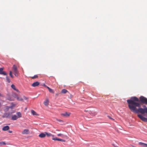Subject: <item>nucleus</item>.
Masks as SVG:
<instances>
[{"instance_id": "obj_15", "label": "nucleus", "mask_w": 147, "mask_h": 147, "mask_svg": "<svg viewBox=\"0 0 147 147\" xmlns=\"http://www.w3.org/2000/svg\"><path fill=\"white\" fill-rule=\"evenodd\" d=\"M40 138H44L46 136L45 132V133H40L38 136Z\"/></svg>"}, {"instance_id": "obj_20", "label": "nucleus", "mask_w": 147, "mask_h": 147, "mask_svg": "<svg viewBox=\"0 0 147 147\" xmlns=\"http://www.w3.org/2000/svg\"><path fill=\"white\" fill-rule=\"evenodd\" d=\"M68 92V91L65 89H63L61 91V92L63 94H65Z\"/></svg>"}, {"instance_id": "obj_18", "label": "nucleus", "mask_w": 147, "mask_h": 147, "mask_svg": "<svg viewBox=\"0 0 147 147\" xmlns=\"http://www.w3.org/2000/svg\"><path fill=\"white\" fill-rule=\"evenodd\" d=\"M16 114L17 115V116L18 118H21L22 117V115L21 113L20 112H18L16 113Z\"/></svg>"}, {"instance_id": "obj_11", "label": "nucleus", "mask_w": 147, "mask_h": 147, "mask_svg": "<svg viewBox=\"0 0 147 147\" xmlns=\"http://www.w3.org/2000/svg\"><path fill=\"white\" fill-rule=\"evenodd\" d=\"M9 129V127L8 126H6L3 127L2 129L3 131H6L8 130Z\"/></svg>"}, {"instance_id": "obj_5", "label": "nucleus", "mask_w": 147, "mask_h": 147, "mask_svg": "<svg viewBox=\"0 0 147 147\" xmlns=\"http://www.w3.org/2000/svg\"><path fill=\"white\" fill-rule=\"evenodd\" d=\"M71 114L70 113L65 112L64 113H61V115L64 117H67L69 116Z\"/></svg>"}, {"instance_id": "obj_22", "label": "nucleus", "mask_w": 147, "mask_h": 147, "mask_svg": "<svg viewBox=\"0 0 147 147\" xmlns=\"http://www.w3.org/2000/svg\"><path fill=\"white\" fill-rule=\"evenodd\" d=\"M12 96L13 97L16 98L18 96V95L16 93H13L12 94Z\"/></svg>"}, {"instance_id": "obj_10", "label": "nucleus", "mask_w": 147, "mask_h": 147, "mask_svg": "<svg viewBox=\"0 0 147 147\" xmlns=\"http://www.w3.org/2000/svg\"><path fill=\"white\" fill-rule=\"evenodd\" d=\"M2 117L3 118H9L10 117V113H5Z\"/></svg>"}, {"instance_id": "obj_2", "label": "nucleus", "mask_w": 147, "mask_h": 147, "mask_svg": "<svg viewBox=\"0 0 147 147\" xmlns=\"http://www.w3.org/2000/svg\"><path fill=\"white\" fill-rule=\"evenodd\" d=\"M12 70L14 73V75L16 77L18 76L19 71L18 70L17 66L15 65H13Z\"/></svg>"}, {"instance_id": "obj_33", "label": "nucleus", "mask_w": 147, "mask_h": 147, "mask_svg": "<svg viewBox=\"0 0 147 147\" xmlns=\"http://www.w3.org/2000/svg\"><path fill=\"white\" fill-rule=\"evenodd\" d=\"M8 132L9 133H12V131L9 130Z\"/></svg>"}, {"instance_id": "obj_35", "label": "nucleus", "mask_w": 147, "mask_h": 147, "mask_svg": "<svg viewBox=\"0 0 147 147\" xmlns=\"http://www.w3.org/2000/svg\"><path fill=\"white\" fill-rule=\"evenodd\" d=\"M96 114V112H94V114L93 115H95Z\"/></svg>"}, {"instance_id": "obj_21", "label": "nucleus", "mask_w": 147, "mask_h": 147, "mask_svg": "<svg viewBox=\"0 0 147 147\" xmlns=\"http://www.w3.org/2000/svg\"><path fill=\"white\" fill-rule=\"evenodd\" d=\"M46 136L47 135L48 137H50V136H53V135H52L50 133H48L47 132H45Z\"/></svg>"}, {"instance_id": "obj_28", "label": "nucleus", "mask_w": 147, "mask_h": 147, "mask_svg": "<svg viewBox=\"0 0 147 147\" xmlns=\"http://www.w3.org/2000/svg\"><path fill=\"white\" fill-rule=\"evenodd\" d=\"M7 99H8V100H13V98H11L9 97H7Z\"/></svg>"}, {"instance_id": "obj_17", "label": "nucleus", "mask_w": 147, "mask_h": 147, "mask_svg": "<svg viewBox=\"0 0 147 147\" xmlns=\"http://www.w3.org/2000/svg\"><path fill=\"white\" fill-rule=\"evenodd\" d=\"M45 86L47 88V89H48L49 92H50L52 93H54V91L53 89L50 88L49 87H48V86H47L45 85Z\"/></svg>"}, {"instance_id": "obj_8", "label": "nucleus", "mask_w": 147, "mask_h": 147, "mask_svg": "<svg viewBox=\"0 0 147 147\" xmlns=\"http://www.w3.org/2000/svg\"><path fill=\"white\" fill-rule=\"evenodd\" d=\"M40 83L38 82H34L32 85V86L33 87H36L39 85Z\"/></svg>"}, {"instance_id": "obj_32", "label": "nucleus", "mask_w": 147, "mask_h": 147, "mask_svg": "<svg viewBox=\"0 0 147 147\" xmlns=\"http://www.w3.org/2000/svg\"><path fill=\"white\" fill-rule=\"evenodd\" d=\"M0 96L3 97V94L0 93Z\"/></svg>"}, {"instance_id": "obj_37", "label": "nucleus", "mask_w": 147, "mask_h": 147, "mask_svg": "<svg viewBox=\"0 0 147 147\" xmlns=\"http://www.w3.org/2000/svg\"><path fill=\"white\" fill-rule=\"evenodd\" d=\"M115 147H118L117 146H115Z\"/></svg>"}, {"instance_id": "obj_38", "label": "nucleus", "mask_w": 147, "mask_h": 147, "mask_svg": "<svg viewBox=\"0 0 147 147\" xmlns=\"http://www.w3.org/2000/svg\"><path fill=\"white\" fill-rule=\"evenodd\" d=\"M133 147H135V146H133Z\"/></svg>"}, {"instance_id": "obj_1", "label": "nucleus", "mask_w": 147, "mask_h": 147, "mask_svg": "<svg viewBox=\"0 0 147 147\" xmlns=\"http://www.w3.org/2000/svg\"><path fill=\"white\" fill-rule=\"evenodd\" d=\"M140 102L141 103L147 104V98L141 96L140 97L139 99L137 97H132L130 99L127 100L128 104V107L131 111L133 112L138 113H139L144 114H147V107L145 106H143L144 108H139L137 109L136 107H140V105L138 102Z\"/></svg>"}, {"instance_id": "obj_30", "label": "nucleus", "mask_w": 147, "mask_h": 147, "mask_svg": "<svg viewBox=\"0 0 147 147\" xmlns=\"http://www.w3.org/2000/svg\"><path fill=\"white\" fill-rule=\"evenodd\" d=\"M63 135V134H59L57 135L58 136H62Z\"/></svg>"}, {"instance_id": "obj_34", "label": "nucleus", "mask_w": 147, "mask_h": 147, "mask_svg": "<svg viewBox=\"0 0 147 147\" xmlns=\"http://www.w3.org/2000/svg\"><path fill=\"white\" fill-rule=\"evenodd\" d=\"M58 120V121H60V122L61 121V120Z\"/></svg>"}, {"instance_id": "obj_24", "label": "nucleus", "mask_w": 147, "mask_h": 147, "mask_svg": "<svg viewBox=\"0 0 147 147\" xmlns=\"http://www.w3.org/2000/svg\"><path fill=\"white\" fill-rule=\"evenodd\" d=\"M6 80H7V81L8 83H10V80L9 77L7 76H6Z\"/></svg>"}, {"instance_id": "obj_36", "label": "nucleus", "mask_w": 147, "mask_h": 147, "mask_svg": "<svg viewBox=\"0 0 147 147\" xmlns=\"http://www.w3.org/2000/svg\"><path fill=\"white\" fill-rule=\"evenodd\" d=\"M1 102H0V107H1Z\"/></svg>"}, {"instance_id": "obj_12", "label": "nucleus", "mask_w": 147, "mask_h": 147, "mask_svg": "<svg viewBox=\"0 0 147 147\" xmlns=\"http://www.w3.org/2000/svg\"><path fill=\"white\" fill-rule=\"evenodd\" d=\"M11 87L14 90L16 91L17 92H20L19 91V90L18 89L16 88L14 84H12L11 85Z\"/></svg>"}, {"instance_id": "obj_16", "label": "nucleus", "mask_w": 147, "mask_h": 147, "mask_svg": "<svg viewBox=\"0 0 147 147\" xmlns=\"http://www.w3.org/2000/svg\"><path fill=\"white\" fill-rule=\"evenodd\" d=\"M31 113L33 115L38 116L39 115L35 111L33 110H31Z\"/></svg>"}, {"instance_id": "obj_14", "label": "nucleus", "mask_w": 147, "mask_h": 147, "mask_svg": "<svg viewBox=\"0 0 147 147\" xmlns=\"http://www.w3.org/2000/svg\"><path fill=\"white\" fill-rule=\"evenodd\" d=\"M139 144L140 145L143 147H147V144L142 143V142H140L139 143Z\"/></svg>"}, {"instance_id": "obj_39", "label": "nucleus", "mask_w": 147, "mask_h": 147, "mask_svg": "<svg viewBox=\"0 0 147 147\" xmlns=\"http://www.w3.org/2000/svg\"><path fill=\"white\" fill-rule=\"evenodd\" d=\"M25 109H26H26H27V108H26Z\"/></svg>"}, {"instance_id": "obj_26", "label": "nucleus", "mask_w": 147, "mask_h": 147, "mask_svg": "<svg viewBox=\"0 0 147 147\" xmlns=\"http://www.w3.org/2000/svg\"><path fill=\"white\" fill-rule=\"evenodd\" d=\"M9 76H10L11 78H13V76L12 75V72L11 71H9Z\"/></svg>"}, {"instance_id": "obj_6", "label": "nucleus", "mask_w": 147, "mask_h": 147, "mask_svg": "<svg viewBox=\"0 0 147 147\" xmlns=\"http://www.w3.org/2000/svg\"><path fill=\"white\" fill-rule=\"evenodd\" d=\"M29 133L30 132L28 129H25L22 131V133L23 134H27Z\"/></svg>"}, {"instance_id": "obj_31", "label": "nucleus", "mask_w": 147, "mask_h": 147, "mask_svg": "<svg viewBox=\"0 0 147 147\" xmlns=\"http://www.w3.org/2000/svg\"><path fill=\"white\" fill-rule=\"evenodd\" d=\"M23 97H24V99H25V100H27V99H28V98H27V97H25V96H23Z\"/></svg>"}, {"instance_id": "obj_23", "label": "nucleus", "mask_w": 147, "mask_h": 147, "mask_svg": "<svg viewBox=\"0 0 147 147\" xmlns=\"http://www.w3.org/2000/svg\"><path fill=\"white\" fill-rule=\"evenodd\" d=\"M16 98L18 100H19V101L23 100V99L21 97H19L18 96H17Z\"/></svg>"}, {"instance_id": "obj_4", "label": "nucleus", "mask_w": 147, "mask_h": 147, "mask_svg": "<svg viewBox=\"0 0 147 147\" xmlns=\"http://www.w3.org/2000/svg\"><path fill=\"white\" fill-rule=\"evenodd\" d=\"M3 68L1 67L0 68V74L7 76V74L5 71H3Z\"/></svg>"}, {"instance_id": "obj_13", "label": "nucleus", "mask_w": 147, "mask_h": 147, "mask_svg": "<svg viewBox=\"0 0 147 147\" xmlns=\"http://www.w3.org/2000/svg\"><path fill=\"white\" fill-rule=\"evenodd\" d=\"M18 118L16 115H14L12 116L11 119L12 120H16Z\"/></svg>"}, {"instance_id": "obj_29", "label": "nucleus", "mask_w": 147, "mask_h": 147, "mask_svg": "<svg viewBox=\"0 0 147 147\" xmlns=\"http://www.w3.org/2000/svg\"><path fill=\"white\" fill-rule=\"evenodd\" d=\"M108 117L110 119H111V120H114V119H113V118H111V117H110V116H108Z\"/></svg>"}, {"instance_id": "obj_25", "label": "nucleus", "mask_w": 147, "mask_h": 147, "mask_svg": "<svg viewBox=\"0 0 147 147\" xmlns=\"http://www.w3.org/2000/svg\"><path fill=\"white\" fill-rule=\"evenodd\" d=\"M6 143L4 142H0V145L2 146L3 145H5Z\"/></svg>"}, {"instance_id": "obj_9", "label": "nucleus", "mask_w": 147, "mask_h": 147, "mask_svg": "<svg viewBox=\"0 0 147 147\" xmlns=\"http://www.w3.org/2000/svg\"><path fill=\"white\" fill-rule=\"evenodd\" d=\"M49 103V99L47 98H46L45 100V101H44L43 103L46 106H47L48 105Z\"/></svg>"}, {"instance_id": "obj_27", "label": "nucleus", "mask_w": 147, "mask_h": 147, "mask_svg": "<svg viewBox=\"0 0 147 147\" xmlns=\"http://www.w3.org/2000/svg\"><path fill=\"white\" fill-rule=\"evenodd\" d=\"M38 77V76L37 75H35L34 76L31 77V78L32 79H34V78H37Z\"/></svg>"}, {"instance_id": "obj_3", "label": "nucleus", "mask_w": 147, "mask_h": 147, "mask_svg": "<svg viewBox=\"0 0 147 147\" xmlns=\"http://www.w3.org/2000/svg\"><path fill=\"white\" fill-rule=\"evenodd\" d=\"M138 117L142 121L144 122H147V118L143 117L142 115L138 114Z\"/></svg>"}, {"instance_id": "obj_7", "label": "nucleus", "mask_w": 147, "mask_h": 147, "mask_svg": "<svg viewBox=\"0 0 147 147\" xmlns=\"http://www.w3.org/2000/svg\"><path fill=\"white\" fill-rule=\"evenodd\" d=\"M52 139L54 140H57V141H61L62 142H65V140H64L57 138H53Z\"/></svg>"}, {"instance_id": "obj_19", "label": "nucleus", "mask_w": 147, "mask_h": 147, "mask_svg": "<svg viewBox=\"0 0 147 147\" xmlns=\"http://www.w3.org/2000/svg\"><path fill=\"white\" fill-rule=\"evenodd\" d=\"M84 111L85 112H88V113H90V114L92 115V112L91 111L89 110V109L88 108H87L84 110Z\"/></svg>"}]
</instances>
